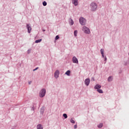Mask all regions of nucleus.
Returning a JSON list of instances; mask_svg holds the SVG:
<instances>
[{"label":"nucleus","instance_id":"1","mask_svg":"<svg viewBox=\"0 0 129 129\" xmlns=\"http://www.w3.org/2000/svg\"><path fill=\"white\" fill-rule=\"evenodd\" d=\"M90 8L91 11H96V9H97V4L95 3H92L90 5Z\"/></svg>","mask_w":129,"mask_h":129},{"label":"nucleus","instance_id":"2","mask_svg":"<svg viewBox=\"0 0 129 129\" xmlns=\"http://www.w3.org/2000/svg\"><path fill=\"white\" fill-rule=\"evenodd\" d=\"M46 95V89H42L39 93V96L40 97H44L45 95Z\"/></svg>","mask_w":129,"mask_h":129},{"label":"nucleus","instance_id":"3","mask_svg":"<svg viewBox=\"0 0 129 129\" xmlns=\"http://www.w3.org/2000/svg\"><path fill=\"white\" fill-rule=\"evenodd\" d=\"M82 30L85 34H90V30L86 26H84Z\"/></svg>","mask_w":129,"mask_h":129},{"label":"nucleus","instance_id":"4","mask_svg":"<svg viewBox=\"0 0 129 129\" xmlns=\"http://www.w3.org/2000/svg\"><path fill=\"white\" fill-rule=\"evenodd\" d=\"M80 24L82 25V26H84L86 24V20L85 19L83 18V17H81L80 18Z\"/></svg>","mask_w":129,"mask_h":129},{"label":"nucleus","instance_id":"5","mask_svg":"<svg viewBox=\"0 0 129 129\" xmlns=\"http://www.w3.org/2000/svg\"><path fill=\"white\" fill-rule=\"evenodd\" d=\"M90 83V79H86L85 80V84H86V85H87V86H88L89 85Z\"/></svg>","mask_w":129,"mask_h":129},{"label":"nucleus","instance_id":"6","mask_svg":"<svg viewBox=\"0 0 129 129\" xmlns=\"http://www.w3.org/2000/svg\"><path fill=\"white\" fill-rule=\"evenodd\" d=\"M72 60H73V62L74 63H76V64H78V59H77V58H76V57L74 56V57H73Z\"/></svg>","mask_w":129,"mask_h":129},{"label":"nucleus","instance_id":"7","mask_svg":"<svg viewBox=\"0 0 129 129\" xmlns=\"http://www.w3.org/2000/svg\"><path fill=\"white\" fill-rule=\"evenodd\" d=\"M59 71L58 70H56L54 73V77L55 78H58L59 77Z\"/></svg>","mask_w":129,"mask_h":129},{"label":"nucleus","instance_id":"8","mask_svg":"<svg viewBox=\"0 0 129 129\" xmlns=\"http://www.w3.org/2000/svg\"><path fill=\"white\" fill-rule=\"evenodd\" d=\"M27 28L28 30V33H31V31L32 30V28L28 24H27Z\"/></svg>","mask_w":129,"mask_h":129},{"label":"nucleus","instance_id":"9","mask_svg":"<svg viewBox=\"0 0 129 129\" xmlns=\"http://www.w3.org/2000/svg\"><path fill=\"white\" fill-rule=\"evenodd\" d=\"M101 53L103 58H104V50L103 49H101Z\"/></svg>","mask_w":129,"mask_h":129},{"label":"nucleus","instance_id":"10","mask_svg":"<svg viewBox=\"0 0 129 129\" xmlns=\"http://www.w3.org/2000/svg\"><path fill=\"white\" fill-rule=\"evenodd\" d=\"M73 3L75 6L78 5V0H73Z\"/></svg>","mask_w":129,"mask_h":129},{"label":"nucleus","instance_id":"11","mask_svg":"<svg viewBox=\"0 0 129 129\" xmlns=\"http://www.w3.org/2000/svg\"><path fill=\"white\" fill-rule=\"evenodd\" d=\"M101 88V86L99 84H97L95 86V89H99Z\"/></svg>","mask_w":129,"mask_h":129},{"label":"nucleus","instance_id":"12","mask_svg":"<svg viewBox=\"0 0 129 129\" xmlns=\"http://www.w3.org/2000/svg\"><path fill=\"white\" fill-rule=\"evenodd\" d=\"M37 129H43V127H42V125L38 124L37 126Z\"/></svg>","mask_w":129,"mask_h":129},{"label":"nucleus","instance_id":"13","mask_svg":"<svg viewBox=\"0 0 129 129\" xmlns=\"http://www.w3.org/2000/svg\"><path fill=\"white\" fill-rule=\"evenodd\" d=\"M103 126V124L102 123H100L99 125H98V127H99V128H101V127Z\"/></svg>","mask_w":129,"mask_h":129},{"label":"nucleus","instance_id":"14","mask_svg":"<svg viewBox=\"0 0 129 129\" xmlns=\"http://www.w3.org/2000/svg\"><path fill=\"white\" fill-rule=\"evenodd\" d=\"M40 42H42V39L36 40L35 41V43H40Z\"/></svg>","mask_w":129,"mask_h":129},{"label":"nucleus","instance_id":"15","mask_svg":"<svg viewBox=\"0 0 129 129\" xmlns=\"http://www.w3.org/2000/svg\"><path fill=\"white\" fill-rule=\"evenodd\" d=\"M97 91L99 93H103V91L101 89H98Z\"/></svg>","mask_w":129,"mask_h":129},{"label":"nucleus","instance_id":"16","mask_svg":"<svg viewBox=\"0 0 129 129\" xmlns=\"http://www.w3.org/2000/svg\"><path fill=\"white\" fill-rule=\"evenodd\" d=\"M77 33H78L77 30H75L74 31V36H75V37H77Z\"/></svg>","mask_w":129,"mask_h":129},{"label":"nucleus","instance_id":"17","mask_svg":"<svg viewBox=\"0 0 129 129\" xmlns=\"http://www.w3.org/2000/svg\"><path fill=\"white\" fill-rule=\"evenodd\" d=\"M112 80V77H109L108 79V81H111Z\"/></svg>","mask_w":129,"mask_h":129},{"label":"nucleus","instance_id":"18","mask_svg":"<svg viewBox=\"0 0 129 129\" xmlns=\"http://www.w3.org/2000/svg\"><path fill=\"white\" fill-rule=\"evenodd\" d=\"M66 75H68L69 76L70 75V71H68L66 73Z\"/></svg>","mask_w":129,"mask_h":129},{"label":"nucleus","instance_id":"19","mask_svg":"<svg viewBox=\"0 0 129 129\" xmlns=\"http://www.w3.org/2000/svg\"><path fill=\"white\" fill-rule=\"evenodd\" d=\"M43 6H44V7H46V6H47V2H43Z\"/></svg>","mask_w":129,"mask_h":129},{"label":"nucleus","instance_id":"20","mask_svg":"<svg viewBox=\"0 0 129 129\" xmlns=\"http://www.w3.org/2000/svg\"><path fill=\"white\" fill-rule=\"evenodd\" d=\"M63 117H64V118H67V117H68V116H67V114H63Z\"/></svg>","mask_w":129,"mask_h":129},{"label":"nucleus","instance_id":"21","mask_svg":"<svg viewBox=\"0 0 129 129\" xmlns=\"http://www.w3.org/2000/svg\"><path fill=\"white\" fill-rule=\"evenodd\" d=\"M70 24L71 26L74 24V22L73 21V20H71Z\"/></svg>","mask_w":129,"mask_h":129},{"label":"nucleus","instance_id":"22","mask_svg":"<svg viewBox=\"0 0 129 129\" xmlns=\"http://www.w3.org/2000/svg\"><path fill=\"white\" fill-rule=\"evenodd\" d=\"M71 122H72V123H75V121H74V120H73V119H71L70 120Z\"/></svg>","mask_w":129,"mask_h":129},{"label":"nucleus","instance_id":"23","mask_svg":"<svg viewBox=\"0 0 129 129\" xmlns=\"http://www.w3.org/2000/svg\"><path fill=\"white\" fill-rule=\"evenodd\" d=\"M60 37H59V36L57 35L55 37V40H58V39H59Z\"/></svg>","mask_w":129,"mask_h":129},{"label":"nucleus","instance_id":"24","mask_svg":"<svg viewBox=\"0 0 129 129\" xmlns=\"http://www.w3.org/2000/svg\"><path fill=\"white\" fill-rule=\"evenodd\" d=\"M38 69H39L38 67H37L35 69L33 70V71H36V70H38Z\"/></svg>","mask_w":129,"mask_h":129},{"label":"nucleus","instance_id":"25","mask_svg":"<svg viewBox=\"0 0 129 129\" xmlns=\"http://www.w3.org/2000/svg\"><path fill=\"white\" fill-rule=\"evenodd\" d=\"M74 128H77V125H74Z\"/></svg>","mask_w":129,"mask_h":129},{"label":"nucleus","instance_id":"26","mask_svg":"<svg viewBox=\"0 0 129 129\" xmlns=\"http://www.w3.org/2000/svg\"><path fill=\"white\" fill-rule=\"evenodd\" d=\"M107 60V58H106V56L105 57V61H106Z\"/></svg>","mask_w":129,"mask_h":129},{"label":"nucleus","instance_id":"27","mask_svg":"<svg viewBox=\"0 0 129 129\" xmlns=\"http://www.w3.org/2000/svg\"><path fill=\"white\" fill-rule=\"evenodd\" d=\"M93 81H94V79H93Z\"/></svg>","mask_w":129,"mask_h":129}]
</instances>
